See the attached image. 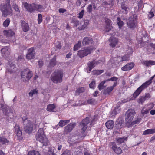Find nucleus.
I'll return each instance as SVG.
<instances>
[{
  "label": "nucleus",
  "mask_w": 155,
  "mask_h": 155,
  "mask_svg": "<svg viewBox=\"0 0 155 155\" xmlns=\"http://www.w3.org/2000/svg\"><path fill=\"white\" fill-rule=\"evenodd\" d=\"M113 89V88L112 87H109L104 90V94L105 95H109Z\"/></svg>",
  "instance_id": "c756f323"
},
{
  "label": "nucleus",
  "mask_w": 155,
  "mask_h": 155,
  "mask_svg": "<svg viewBox=\"0 0 155 155\" xmlns=\"http://www.w3.org/2000/svg\"><path fill=\"white\" fill-rule=\"evenodd\" d=\"M70 122L69 120H61L58 123V125L61 127H62L69 123Z\"/></svg>",
  "instance_id": "cd10ccee"
},
{
  "label": "nucleus",
  "mask_w": 155,
  "mask_h": 155,
  "mask_svg": "<svg viewBox=\"0 0 155 155\" xmlns=\"http://www.w3.org/2000/svg\"><path fill=\"white\" fill-rule=\"evenodd\" d=\"M109 42H110L109 45L112 48L115 47L118 42V40L117 38L111 37L109 40Z\"/></svg>",
  "instance_id": "2eb2a0df"
},
{
  "label": "nucleus",
  "mask_w": 155,
  "mask_h": 155,
  "mask_svg": "<svg viewBox=\"0 0 155 155\" xmlns=\"http://www.w3.org/2000/svg\"><path fill=\"white\" fill-rule=\"evenodd\" d=\"M127 137L124 136L122 137H119L116 138V142L118 145H120V144L124 143L125 141H126L127 140Z\"/></svg>",
  "instance_id": "5701e85b"
},
{
  "label": "nucleus",
  "mask_w": 155,
  "mask_h": 155,
  "mask_svg": "<svg viewBox=\"0 0 155 155\" xmlns=\"http://www.w3.org/2000/svg\"><path fill=\"white\" fill-rule=\"evenodd\" d=\"M48 155H56V154L53 152L50 151L48 152Z\"/></svg>",
  "instance_id": "338daca9"
},
{
  "label": "nucleus",
  "mask_w": 155,
  "mask_h": 155,
  "mask_svg": "<svg viewBox=\"0 0 155 155\" xmlns=\"http://www.w3.org/2000/svg\"><path fill=\"white\" fill-rule=\"evenodd\" d=\"M38 93V91L36 89H33L32 90H31V91L29 93V96L31 97H32L33 94H36Z\"/></svg>",
  "instance_id": "8fccbe9b"
},
{
  "label": "nucleus",
  "mask_w": 155,
  "mask_h": 155,
  "mask_svg": "<svg viewBox=\"0 0 155 155\" xmlns=\"http://www.w3.org/2000/svg\"><path fill=\"white\" fill-rule=\"evenodd\" d=\"M117 24L118 25L119 28L120 29H121L124 25V22L121 21L120 17H117Z\"/></svg>",
  "instance_id": "f704fd0d"
},
{
  "label": "nucleus",
  "mask_w": 155,
  "mask_h": 155,
  "mask_svg": "<svg viewBox=\"0 0 155 155\" xmlns=\"http://www.w3.org/2000/svg\"><path fill=\"white\" fill-rule=\"evenodd\" d=\"M15 131L16 132V135L19 140H21L22 138V129L19 126L15 125Z\"/></svg>",
  "instance_id": "dca6fc26"
},
{
  "label": "nucleus",
  "mask_w": 155,
  "mask_h": 155,
  "mask_svg": "<svg viewBox=\"0 0 155 155\" xmlns=\"http://www.w3.org/2000/svg\"><path fill=\"white\" fill-rule=\"evenodd\" d=\"M95 82L94 80H93L89 84V86L90 88L94 89L95 86Z\"/></svg>",
  "instance_id": "603ef678"
},
{
  "label": "nucleus",
  "mask_w": 155,
  "mask_h": 155,
  "mask_svg": "<svg viewBox=\"0 0 155 155\" xmlns=\"http://www.w3.org/2000/svg\"><path fill=\"white\" fill-rule=\"evenodd\" d=\"M135 64L134 62L127 63L126 65L121 68L123 71H127L131 70L134 67Z\"/></svg>",
  "instance_id": "f3484780"
},
{
  "label": "nucleus",
  "mask_w": 155,
  "mask_h": 155,
  "mask_svg": "<svg viewBox=\"0 0 155 155\" xmlns=\"http://www.w3.org/2000/svg\"><path fill=\"white\" fill-rule=\"evenodd\" d=\"M97 101L94 98H91L88 100L84 103L85 104H94L96 103Z\"/></svg>",
  "instance_id": "7c9ffc66"
},
{
  "label": "nucleus",
  "mask_w": 155,
  "mask_h": 155,
  "mask_svg": "<svg viewBox=\"0 0 155 155\" xmlns=\"http://www.w3.org/2000/svg\"><path fill=\"white\" fill-rule=\"evenodd\" d=\"M137 16L136 14H134L129 18L127 24L128 28L134 29L137 26Z\"/></svg>",
  "instance_id": "20e7f679"
},
{
  "label": "nucleus",
  "mask_w": 155,
  "mask_h": 155,
  "mask_svg": "<svg viewBox=\"0 0 155 155\" xmlns=\"http://www.w3.org/2000/svg\"><path fill=\"white\" fill-rule=\"evenodd\" d=\"M9 47L8 46H5L1 50V52L3 54V56H6V54H9V52L8 51Z\"/></svg>",
  "instance_id": "393cba45"
},
{
  "label": "nucleus",
  "mask_w": 155,
  "mask_h": 155,
  "mask_svg": "<svg viewBox=\"0 0 155 155\" xmlns=\"http://www.w3.org/2000/svg\"><path fill=\"white\" fill-rule=\"evenodd\" d=\"M34 50V48L33 47L31 48L28 50V53L26 56L27 59L30 60L34 58L35 55Z\"/></svg>",
  "instance_id": "f8f14e48"
},
{
  "label": "nucleus",
  "mask_w": 155,
  "mask_h": 155,
  "mask_svg": "<svg viewBox=\"0 0 155 155\" xmlns=\"http://www.w3.org/2000/svg\"><path fill=\"white\" fill-rule=\"evenodd\" d=\"M12 7L15 10L16 12L18 13L20 12V11L18 7V6L16 4H13L12 5Z\"/></svg>",
  "instance_id": "09e8293b"
},
{
  "label": "nucleus",
  "mask_w": 155,
  "mask_h": 155,
  "mask_svg": "<svg viewBox=\"0 0 155 155\" xmlns=\"http://www.w3.org/2000/svg\"><path fill=\"white\" fill-rule=\"evenodd\" d=\"M24 60V56L23 55L21 54L20 55H19L18 58V60L19 61H21L22 60Z\"/></svg>",
  "instance_id": "bf43d9fd"
},
{
  "label": "nucleus",
  "mask_w": 155,
  "mask_h": 155,
  "mask_svg": "<svg viewBox=\"0 0 155 155\" xmlns=\"http://www.w3.org/2000/svg\"><path fill=\"white\" fill-rule=\"evenodd\" d=\"M101 62L100 60L96 61L95 59H93L91 61L88 62L87 64V68L88 69L89 71L87 72L89 73L96 65L98 64Z\"/></svg>",
  "instance_id": "9b49d317"
},
{
  "label": "nucleus",
  "mask_w": 155,
  "mask_h": 155,
  "mask_svg": "<svg viewBox=\"0 0 155 155\" xmlns=\"http://www.w3.org/2000/svg\"><path fill=\"white\" fill-rule=\"evenodd\" d=\"M103 72L104 70H94L92 71V73L93 75H100Z\"/></svg>",
  "instance_id": "2f4dec72"
},
{
  "label": "nucleus",
  "mask_w": 155,
  "mask_h": 155,
  "mask_svg": "<svg viewBox=\"0 0 155 155\" xmlns=\"http://www.w3.org/2000/svg\"><path fill=\"white\" fill-rule=\"evenodd\" d=\"M136 114V112L134 109H130L126 112L125 120L126 123H130Z\"/></svg>",
  "instance_id": "39448f33"
},
{
  "label": "nucleus",
  "mask_w": 155,
  "mask_h": 155,
  "mask_svg": "<svg viewBox=\"0 0 155 155\" xmlns=\"http://www.w3.org/2000/svg\"><path fill=\"white\" fill-rule=\"evenodd\" d=\"M76 126L74 123H71L64 127V132L66 133H68L71 132Z\"/></svg>",
  "instance_id": "ddd939ff"
},
{
  "label": "nucleus",
  "mask_w": 155,
  "mask_h": 155,
  "mask_svg": "<svg viewBox=\"0 0 155 155\" xmlns=\"http://www.w3.org/2000/svg\"><path fill=\"white\" fill-rule=\"evenodd\" d=\"M105 20L106 24L105 31L106 32H108L112 28V26L110 25L111 21L107 18H105Z\"/></svg>",
  "instance_id": "6ab92c4d"
},
{
  "label": "nucleus",
  "mask_w": 155,
  "mask_h": 155,
  "mask_svg": "<svg viewBox=\"0 0 155 155\" xmlns=\"http://www.w3.org/2000/svg\"><path fill=\"white\" fill-rule=\"evenodd\" d=\"M151 97L150 94L149 93H146L144 96H143L145 100H147L149 99Z\"/></svg>",
  "instance_id": "4d7b16f0"
},
{
  "label": "nucleus",
  "mask_w": 155,
  "mask_h": 155,
  "mask_svg": "<svg viewBox=\"0 0 155 155\" xmlns=\"http://www.w3.org/2000/svg\"><path fill=\"white\" fill-rule=\"evenodd\" d=\"M7 69L8 70V71L10 73H13V71L12 70L14 69L15 68V64H12L10 65L8 64L7 66Z\"/></svg>",
  "instance_id": "c85d7f7f"
},
{
  "label": "nucleus",
  "mask_w": 155,
  "mask_h": 155,
  "mask_svg": "<svg viewBox=\"0 0 155 155\" xmlns=\"http://www.w3.org/2000/svg\"><path fill=\"white\" fill-rule=\"evenodd\" d=\"M35 137L36 140L42 143L43 145H48V140L45 134L43 128H40L39 129Z\"/></svg>",
  "instance_id": "7ed1b4c3"
},
{
  "label": "nucleus",
  "mask_w": 155,
  "mask_h": 155,
  "mask_svg": "<svg viewBox=\"0 0 155 155\" xmlns=\"http://www.w3.org/2000/svg\"><path fill=\"white\" fill-rule=\"evenodd\" d=\"M145 101V100L143 96H141L138 99L137 101L138 103L143 104Z\"/></svg>",
  "instance_id": "79ce46f5"
},
{
  "label": "nucleus",
  "mask_w": 155,
  "mask_h": 155,
  "mask_svg": "<svg viewBox=\"0 0 155 155\" xmlns=\"http://www.w3.org/2000/svg\"><path fill=\"white\" fill-rule=\"evenodd\" d=\"M85 91L84 87H79L75 91L76 94L77 95L78 94H79L80 93H82Z\"/></svg>",
  "instance_id": "c9c22d12"
},
{
  "label": "nucleus",
  "mask_w": 155,
  "mask_h": 155,
  "mask_svg": "<svg viewBox=\"0 0 155 155\" xmlns=\"http://www.w3.org/2000/svg\"><path fill=\"white\" fill-rule=\"evenodd\" d=\"M38 24H40L42 21V15L41 14H38Z\"/></svg>",
  "instance_id": "3c124183"
},
{
  "label": "nucleus",
  "mask_w": 155,
  "mask_h": 155,
  "mask_svg": "<svg viewBox=\"0 0 155 155\" xmlns=\"http://www.w3.org/2000/svg\"><path fill=\"white\" fill-rule=\"evenodd\" d=\"M150 114L152 115L155 114V110H152L150 112Z\"/></svg>",
  "instance_id": "774afa93"
},
{
  "label": "nucleus",
  "mask_w": 155,
  "mask_h": 155,
  "mask_svg": "<svg viewBox=\"0 0 155 155\" xmlns=\"http://www.w3.org/2000/svg\"><path fill=\"white\" fill-rule=\"evenodd\" d=\"M73 23L74 24L75 26H78L79 25V21L76 19L73 20Z\"/></svg>",
  "instance_id": "13d9d810"
},
{
  "label": "nucleus",
  "mask_w": 155,
  "mask_h": 155,
  "mask_svg": "<svg viewBox=\"0 0 155 155\" xmlns=\"http://www.w3.org/2000/svg\"><path fill=\"white\" fill-rule=\"evenodd\" d=\"M67 11L64 8H59L58 10L59 12L60 13H64Z\"/></svg>",
  "instance_id": "052dcab7"
},
{
  "label": "nucleus",
  "mask_w": 155,
  "mask_h": 155,
  "mask_svg": "<svg viewBox=\"0 0 155 155\" xmlns=\"http://www.w3.org/2000/svg\"><path fill=\"white\" fill-rule=\"evenodd\" d=\"M130 56L129 54L128 53L126 54L123 55L121 57V59L120 61H125L129 60Z\"/></svg>",
  "instance_id": "4c0bfd02"
},
{
  "label": "nucleus",
  "mask_w": 155,
  "mask_h": 155,
  "mask_svg": "<svg viewBox=\"0 0 155 155\" xmlns=\"http://www.w3.org/2000/svg\"><path fill=\"white\" fill-rule=\"evenodd\" d=\"M27 155H40V154L38 151L36 152L35 150H32L29 151Z\"/></svg>",
  "instance_id": "37998d69"
},
{
  "label": "nucleus",
  "mask_w": 155,
  "mask_h": 155,
  "mask_svg": "<svg viewBox=\"0 0 155 155\" xmlns=\"http://www.w3.org/2000/svg\"><path fill=\"white\" fill-rule=\"evenodd\" d=\"M38 65L40 68H41L43 65V62L42 61L39 60L38 61Z\"/></svg>",
  "instance_id": "e2e57ef3"
},
{
  "label": "nucleus",
  "mask_w": 155,
  "mask_h": 155,
  "mask_svg": "<svg viewBox=\"0 0 155 155\" xmlns=\"http://www.w3.org/2000/svg\"><path fill=\"white\" fill-rule=\"evenodd\" d=\"M89 122V118L87 117L85 119L83 120L80 123V126L82 132L84 133L87 127V124Z\"/></svg>",
  "instance_id": "9d476101"
},
{
  "label": "nucleus",
  "mask_w": 155,
  "mask_h": 155,
  "mask_svg": "<svg viewBox=\"0 0 155 155\" xmlns=\"http://www.w3.org/2000/svg\"><path fill=\"white\" fill-rule=\"evenodd\" d=\"M92 39L90 37H84L82 43L84 45H91L93 43Z\"/></svg>",
  "instance_id": "a211bd4d"
},
{
  "label": "nucleus",
  "mask_w": 155,
  "mask_h": 155,
  "mask_svg": "<svg viewBox=\"0 0 155 155\" xmlns=\"http://www.w3.org/2000/svg\"><path fill=\"white\" fill-rule=\"evenodd\" d=\"M144 63L148 67L150 65H155V61L152 60L145 61Z\"/></svg>",
  "instance_id": "473e14b6"
},
{
  "label": "nucleus",
  "mask_w": 155,
  "mask_h": 155,
  "mask_svg": "<svg viewBox=\"0 0 155 155\" xmlns=\"http://www.w3.org/2000/svg\"><path fill=\"white\" fill-rule=\"evenodd\" d=\"M10 3V0H5L3 3L0 5V9L2 12L3 16L12 15V10Z\"/></svg>",
  "instance_id": "f257e3e1"
},
{
  "label": "nucleus",
  "mask_w": 155,
  "mask_h": 155,
  "mask_svg": "<svg viewBox=\"0 0 155 155\" xmlns=\"http://www.w3.org/2000/svg\"><path fill=\"white\" fill-rule=\"evenodd\" d=\"M87 10L88 12L91 13L92 10V5L91 4L88 5V7L87 8Z\"/></svg>",
  "instance_id": "5fc2aeb1"
},
{
  "label": "nucleus",
  "mask_w": 155,
  "mask_h": 155,
  "mask_svg": "<svg viewBox=\"0 0 155 155\" xmlns=\"http://www.w3.org/2000/svg\"><path fill=\"white\" fill-rule=\"evenodd\" d=\"M56 108V105L54 104H50L48 105L47 108V111L50 112H54L55 111L54 110Z\"/></svg>",
  "instance_id": "4be33fe9"
},
{
  "label": "nucleus",
  "mask_w": 155,
  "mask_h": 155,
  "mask_svg": "<svg viewBox=\"0 0 155 155\" xmlns=\"http://www.w3.org/2000/svg\"><path fill=\"white\" fill-rule=\"evenodd\" d=\"M10 20L9 18H7L3 23V25L5 27H7L9 25Z\"/></svg>",
  "instance_id": "a18cd8bd"
},
{
  "label": "nucleus",
  "mask_w": 155,
  "mask_h": 155,
  "mask_svg": "<svg viewBox=\"0 0 155 155\" xmlns=\"http://www.w3.org/2000/svg\"><path fill=\"white\" fill-rule=\"evenodd\" d=\"M121 8L122 9L124 10V13L127 14L128 12V7H127V5L124 4L122 3L121 5Z\"/></svg>",
  "instance_id": "ea45409f"
},
{
  "label": "nucleus",
  "mask_w": 155,
  "mask_h": 155,
  "mask_svg": "<svg viewBox=\"0 0 155 155\" xmlns=\"http://www.w3.org/2000/svg\"><path fill=\"white\" fill-rule=\"evenodd\" d=\"M56 56H54L50 60L49 63V66L51 67H54L56 65Z\"/></svg>",
  "instance_id": "bb28decb"
},
{
  "label": "nucleus",
  "mask_w": 155,
  "mask_h": 155,
  "mask_svg": "<svg viewBox=\"0 0 155 155\" xmlns=\"http://www.w3.org/2000/svg\"><path fill=\"white\" fill-rule=\"evenodd\" d=\"M141 120V119L138 118L136 120L132 122L130 124V126H132L134 125L139 124Z\"/></svg>",
  "instance_id": "a19ab883"
},
{
  "label": "nucleus",
  "mask_w": 155,
  "mask_h": 155,
  "mask_svg": "<svg viewBox=\"0 0 155 155\" xmlns=\"http://www.w3.org/2000/svg\"><path fill=\"white\" fill-rule=\"evenodd\" d=\"M105 83V81H103L99 83L98 85V88L100 90L104 89L105 87L106 86L104 85V84Z\"/></svg>",
  "instance_id": "58836bf2"
},
{
  "label": "nucleus",
  "mask_w": 155,
  "mask_h": 155,
  "mask_svg": "<svg viewBox=\"0 0 155 155\" xmlns=\"http://www.w3.org/2000/svg\"><path fill=\"white\" fill-rule=\"evenodd\" d=\"M71 55L72 53L71 52H69L66 55V58H71Z\"/></svg>",
  "instance_id": "69168bd1"
},
{
  "label": "nucleus",
  "mask_w": 155,
  "mask_h": 155,
  "mask_svg": "<svg viewBox=\"0 0 155 155\" xmlns=\"http://www.w3.org/2000/svg\"><path fill=\"white\" fill-rule=\"evenodd\" d=\"M88 22H85L84 25L81 26L80 27H79L78 28V29L79 30H84L85 28H86Z\"/></svg>",
  "instance_id": "de8ad7c7"
},
{
  "label": "nucleus",
  "mask_w": 155,
  "mask_h": 155,
  "mask_svg": "<svg viewBox=\"0 0 155 155\" xmlns=\"http://www.w3.org/2000/svg\"><path fill=\"white\" fill-rule=\"evenodd\" d=\"M9 142V141L5 137H0V142L2 144H4L6 143H8Z\"/></svg>",
  "instance_id": "e433bc0d"
},
{
  "label": "nucleus",
  "mask_w": 155,
  "mask_h": 155,
  "mask_svg": "<svg viewBox=\"0 0 155 155\" xmlns=\"http://www.w3.org/2000/svg\"><path fill=\"white\" fill-rule=\"evenodd\" d=\"M150 109H145L143 108L141 110V114L142 115H145L149 113Z\"/></svg>",
  "instance_id": "49530a36"
},
{
  "label": "nucleus",
  "mask_w": 155,
  "mask_h": 155,
  "mask_svg": "<svg viewBox=\"0 0 155 155\" xmlns=\"http://www.w3.org/2000/svg\"><path fill=\"white\" fill-rule=\"evenodd\" d=\"M92 49L90 47L82 48L78 51V55L81 58L87 56L90 54Z\"/></svg>",
  "instance_id": "0eeeda50"
},
{
  "label": "nucleus",
  "mask_w": 155,
  "mask_h": 155,
  "mask_svg": "<svg viewBox=\"0 0 155 155\" xmlns=\"http://www.w3.org/2000/svg\"><path fill=\"white\" fill-rule=\"evenodd\" d=\"M21 27L23 31L25 32L28 31L29 28L28 24L26 23L24 20H21Z\"/></svg>",
  "instance_id": "aec40b11"
},
{
  "label": "nucleus",
  "mask_w": 155,
  "mask_h": 155,
  "mask_svg": "<svg viewBox=\"0 0 155 155\" xmlns=\"http://www.w3.org/2000/svg\"><path fill=\"white\" fill-rule=\"evenodd\" d=\"M81 41H79L78 43L75 44L73 48V50L74 51H77L78 50L81 46Z\"/></svg>",
  "instance_id": "72a5a7b5"
},
{
  "label": "nucleus",
  "mask_w": 155,
  "mask_h": 155,
  "mask_svg": "<svg viewBox=\"0 0 155 155\" xmlns=\"http://www.w3.org/2000/svg\"><path fill=\"white\" fill-rule=\"evenodd\" d=\"M61 155H72V153L71 150H66Z\"/></svg>",
  "instance_id": "864d4df0"
},
{
  "label": "nucleus",
  "mask_w": 155,
  "mask_h": 155,
  "mask_svg": "<svg viewBox=\"0 0 155 155\" xmlns=\"http://www.w3.org/2000/svg\"><path fill=\"white\" fill-rule=\"evenodd\" d=\"M114 122L112 120H109L105 124L106 126L108 129H112L114 127Z\"/></svg>",
  "instance_id": "b1692460"
},
{
  "label": "nucleus",
  "mask_w": 155,
  "mask_h": 155,
  "mask_svg": "<svg viewBox=\"0 0 155 155\" xmlns=\"http://www.w3.org/2000/svg\"><path fill=\"white\" fill-rule=\"evenodd\" d=\"M24 5V7L27 11L31 13L37 11L36 4L35 3L28 4L27 2H25Z\"/></svg>",
  "instance_id": "1a4fd4ad"
},
{
  "label": "nucleus",
  "mask_w": 155,
  "mask_h": 155,
  "mask_svg": "<svg viewBox=\"0 0 155 155\" xmlns=\"http://www.w3.org/2000/svg\"><path fill=\"white\" fill-rule=\"evenodd\" d=\"M155 133V128L154 129H147L143 132V135L151 134Z\"/></svg>",
  "instance_id": "a878e982"
},
{
  "label": "nucleus",
  "mask_w": 155,
  "mask_h": 155,
  "mask_svg": "<svg viewBox=\"0 0 155 155\" xmlns=\"http://www.w3.org/2000/svg\"><path fill=\"white\" fill-rule=\"evenodd\" d=\"M4 35L7 37H11L15 34L14 32L11 30H4L3 31Z\"/></svg>",
  "instance_id": "412c9836"
},
{
  "label": "nucleus",
  "mask_w": 155,
  "mask_h": 155,
  "mask_svg": "<svg viewBox=\"0 0 155 155\" xmlns=\"http://www.w3.org/2000/svg\"><path fill=\"white\" fill-rule=\"evenodd\" d=\"M84 13V10H82L81 12H80L78 14V17L79 18L81 19L83 17Z\"/></svg>",
  "instance_id": "6e6d98bb"
},
{
  "label": "nucleus",
  "mask_w": 155,
  "mask_h": 155,
  "mask_svg": "<svg viewBox=\"0 0 155 155\" xmlns=\"http://www.w3.org/2000/svg\"><path fill=\"white\" fill-rule=\"evenodd\" d=\"M111 144L112 146L111 148L116 154H120L122 153V151L121 148L117 146L115 142H111Z\"/></svg>",
  "instance_id": "4468645a"
},
{
  "label": "nucleus",
  "mask_w": 155,
  "mask_h": 155,
  "mask_svg": "<svg viewBox=\"0 0 155 155\" xmlns=\"http://www.w3.org/2000/svg\"><path fill=\"white\" fill-rule=\"evenodd\" d=\"M33 123L30 120H25L24 122V129L25 131L30 133L33 129Z\"/></svg>",
  "instance_id": "6e6552de"
},
{
  "label": "nucleus",
  "mask_w": 155,
  "mask_h": 155,
  "mask_svg": "<svg viewBox=\"0 0 155 155\" xmlns=\"http://www.w3.org/2000/svg\"><path fill=\"white\" fill-rule=\"evenodd\" d=\"M118 79V78L117 77H113L111 78H110V81H117Z\"/></svg>",
  "instance_id": "0e129e2a"
},
{
  "label": "nucleus",
  "mask_w": 155,
  "mask_h": 155,
  "mask_svg": "<svg viewBox=\"0 0 155 155\" xmlns=\"http://www.w3.org/2000/svg\"><path fill=\"white\" fill-rule=\"evenodd\" d=\"M154 16V14L153 12H149L148 14V17L149 18H151Z\"/></svg>",
  "instance_id": "680f3d73"
},
{
  "label": "nucleus",
  "mask_w": 155,
  "mask_h": 155,
  "mask_svg": "<svg viewBox=\"0 0 155 155\" xmlns=\"http://www.w3.org/2000/svg\"><path fill=\"white\" fill-rule=\"evenodd\" d=\"M63 72L61 70H57L51 74L50 78L52 82L55 84L60 83L63 81Z\"/></svg>",
  "instance_id": "f03ea898"
},
{
  "label": "nucleus",
  "mask_w": 155,
  "mask_h": 155,
  "mask_svg": "<svg viewBox=\"0 0 155 155\" xmlns=\"http://www.w3.org/2000/svg\"><path fill=\"white\" fill-rule=\"evenodd\" d=\"M37 11L39 12H41L44 8L43 6L40 5L36 4Z\"/></svg>",
  "instance_id": "c03bdc74"
},
{
  "label": "nucleus",
  "mask_w": 155,
  "mask_h": 155,
  "mask_svg": "<svg viewBox=\"0 0 155 155\" xmlns=\"http://www.w3.org/2000/svg\"><path fill=\"white\" fill-rule=\"evenodd\" d=\"M32 72L28 69L24 70L21 72V78L24 82L29 81L32 76Z\"/></svg>",
  "instance_id": "423d86ee"
}]
</instances>
